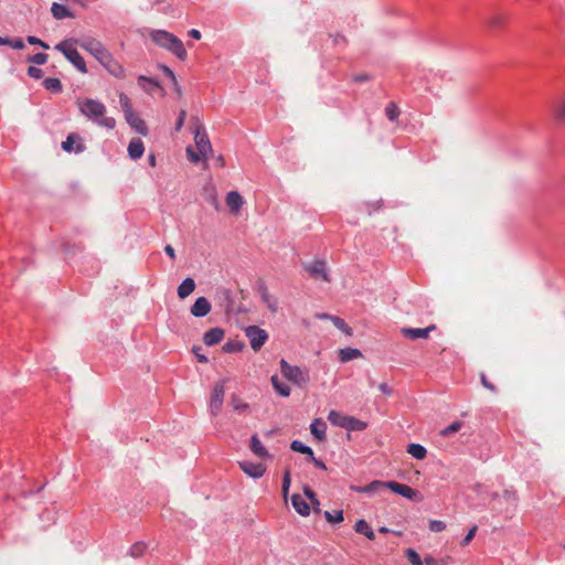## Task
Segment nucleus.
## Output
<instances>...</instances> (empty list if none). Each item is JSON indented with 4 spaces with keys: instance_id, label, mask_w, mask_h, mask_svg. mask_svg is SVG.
<instances>
[{
    "instance_id": "nucleus-1",
    "label": "nucleus",
    "mask_w": 565,
    "mask_h": 565,
    "mask_svg": "<svg viewBox=\"0 0 565 565\" xmlns=\"http://www.w3.org/2000/svg\"><path fill=\"white\" fill-rule=\"evenodd\" d=\"M79 45L83 50L93 55L110 75L118 79H124L126 77V70L124 66L114 57L100 41L94 38H85L81 41Z\"/></svg>"
},
{
    "instance_id": "nucleus-2",
    "label": "nucleus",
    "mask_w": 565,
    "mask_h": 565,
    "mask_svg": "<svg viewBox=\"0 0 565 565\" xmlns=\"http://www.w3.org/2000/svg\"><path fill=\"white\" fill-rule=\"evenodd\" d=\"M78 105L81 114L98 126L107 129H114L116 127V119L105 116L106 107L102 102L87 98L84 102H79Z\"/></svg>"
},
{
    "instance_id": "nucleus-3",
    "label": "nucleus",
    "mask_w": 565,
    "mask_h": 565,
    "mask_svg": "<svg viewBox=\"0 0 565 565\" xmlns=\"http://www.w3.org/2000/svg\"><path fill=\"white\" fill-rule=\"evenodd\" d=\"M150 39L159 47L169 51L180 61H185L188 58V52L183 42L173 33L166 30H152L150 32Z\"/></svg>"
},
{
    "instance_id": "nucleus-4",
    "label": "nucleus",
    "mask_w": 565,
    "mask_h": 565,
    "mask_svg": "<svg viewBox=\"0 0 565 565\" xmlns=\"http://www.w3.org/2000/svg\"><path fill=\"white\" fill-rule=\"evenodd\" d=\"M194 140L198 152H195L192 147H188L186 154L192 162L198 163L202 159L205 160L207 158V153L212 152V145L204 127L202 126H198Z\"/></svg>"
},
{
    "instance_id": "nucleus-5",
    "label": "nucleus",
    "mask_w": 565,
    "mask_h": 565,
    "mask_svg": "<svg viewBox=\"0 0 565 565\" xmlns=\"http://www.w3.org/2000/svg\"><path fill=\"white\" fill-rule=\"evenodd\" d=\"M55 50L61 52L64 57L82 74L88 72L85 60L79 52L72 46V40H63L55 45Z\"/></svg>"
},
{
    "instance_id": "nucleus-6",
    "label": "nucleus",
    "mask_w": 565,
    "mask_h": 565,
    "mask_svg": "<svg viewBox=\"0 0 565 565\" xmlns=\"http://www.w3.org/2000/svg\"><path fill=\"white\" fill-rule=\"evenodd\" d=\"M279 365L282 376L291 383L302 386L309 382L310 376L308 370H302L298 365H291L285 359L280 360Z\"/></svg>"
},
{
    "instance_id": "nucleus-7",
    "label": "nucleus",
    "mask_w": 565,
    "mask_h": 565,
    "mask_svg": "<svg viewBox=\"0 0 565 565\" xmlns=\"http://www.w3.org/2000/svg\"><path fill=\"white\" fill-rule=\"evenodd\" d=\"M215 305L227 316L237 313L235 310V297L233 291L226 287H217L214 294Z\"/></svg>"
},
{
    "instance_id": "nucleus-8",
    "label": "nucleus",
    "mask_w": 565,
    "mask_h": 565,
    "mask_svg": "<svg viewBox=\"0 0 565 565\" xmlns=\"http://www.w3.org/2000/svg\"><path fill=\"white\" fill-rule=\"evenodd\" d=\"M245 335L248 338L250 348L254 351H259L268 340L267 331L258 326H248L245 329Z\"/></svg>"
},
{
    "instance_id": "nucleus-9",
    "label": "nucleus",
    "mask_w": 565,
    "mask_h": 565,
    "mask_svg": "<svg viewBox=\"0 0 565 565\" xmlns=\"http://www.w3.org/2000/svg\"><path fill=\"white\" fill-rule=\"evenodd\" d=\"M305 270L308 271L313 279H321L327 282L330 281L327 263L323 259H315L305 265Z\"/></svg>"
},
{
    "instance_id": "nucleus-10",
    "label": "nucleus",
    "mask_w": 565,
    "mask_h": 565,
    "mask_svg": "<svg viewBox=\"0 0 565 565\" xmlns=\"http://www.w3.org/2000/svg\"><path fill=\"white\" fill-rule=\"evenodd\" d=\"M62 149L68 153H82L86 150V146L77 132H71L62 142Z\"/></svg>"
},
{
    "instance_id": "nucleus-11",
    "label": "nucleus",
    "mask_w": 565,
    "mask_h": 565,
    "mask_svg": "<svg viewBox=\"0 0 565 565\" xmlns=\"http://www.w3.org/2000/svg\"><path fill=\"white\" fill-rule=\"evenodd\" d=\"M386 487L392 492L412 501L417 500L419 497V492L416 489L394 480L387 481Z\"/></svg>"
},
{
    "instance_id": "nucleus-12",
    "label": "nucleus",
    "mask_w": 565,
    "mask_h": 565,
    "mask_svg": "<svg viewBox=\"0 0 565 565\" xmlns=\"http://www.w3.org/2000/svg\"><path fill=\"white\" fill-rule=\"evenodd\" d=\"M238 467L253 479H259L266 472V466L264 463H255L248 460L238 461Z\"/></svg>"
},
{
    "instance_id": "nucleus-13",
    "label": "nucleus",
    "mask_w": 565,
    "mask_h": 565,
    "mask_svg": "<svg viewBox=\"0 0 565 565\" xmlns=\"http://www.w3.org/2000/svg\"><path fill=\"white\" fill-rule=\"evenodd\" d=\"M224 395V385L218 384L213 387L210 397V411L213 416H216L220 413L223 405Z\"/></svg>"
},
{
    "instance_id": "nucleus-14",
    "label": "nucleus",
    "mask_w": 565,
    "mask_h": 565,
    "mask_svg": "<svg viewBox=\"0 0 565 565\" xmlns=\"http://www.w3.org/2000/svg\"><path fill=\"white\" fill-rule=\"evenodd\" d=\"M212 310L211 302L206 297H199L195 299L194 303L190 308V312L195 318H204Z\"/></svg>"
},
{
    "instance_id": "nucleus-15",
    "label": "nucleus",
    "mask_w": 565,
    "mask_h": 565,
    "mask_svg": "<svg viewBox=\"0 0 565 565\" xmlns=\"http://www.w3.org/2000/svg\"><path fill=\"white\" fill-rule=\"evenodd\" d=\"M386 484H387V481L373 480L365 486H352L351 490L356 493H364V494L373 495L382 490H386L387 489Z\"/></svg>"
},
{
    "instance_id": "nucleus-16",
    "label": "nucleus",
    "mask_w": 565,
    "mask_h": 565,
    "mask_svg": "<svg viewBox=\"0 0 565 565\" xmlns=\"http://www.w3.org/2000/svg\"><path fill=\"white\" fill-rule=\"evenodd\" d=\"M436 329L435 324H430L426 328H402V334L409 340L427 339L429 333Z\"/></svg>"
},
{
    "instance_id": "nucleus-17",
    "label": "nucleus",
    "mask_w": 565,
    "mask_h": 565,
    "mask_svg": "<svg viewBox=\"0 0 565 565\" xmlns=\"http://www.w3.org/2000/svg\"><path fill=\"white\" fill-rule=\"evenodd\" d=\"M257 290L260 295L262 301L267 306L269 311L273 313L277 312L278 301L274 296L269 294L268 288L264 281L258 282Z\"/></svg>"
},
{
    "instance_id": "nucleus-18",
    "label": "nucleus",
    "mask_w": 565,
    "mask_h": 565,
    "mask_svg": "<svg viewBox=\"0 0 565 565\" xmlns=\"http://www.w3.org/2000/svg\"><path fill=\"white\" fill-rule=\"evenodd\" d=\"M126 121L128 125L135 129L138 134L142 136L148 135V127L146 121L136 113H129L125 116Z\"/></svg>"
},
{
    "instance_id": "nucleus-19",
    "label": "nucleus",
    "mask_w": 565,
    "mask_h": 565,
    "mask_svg": "<svg viewBox=\"0 0 565 565\" xmlns=\"http://www.w3.org/2000/svg\"><path fill=\"white\" fill-rule=\"evenodd\" d=\"M224 330L220 327L212 328L203 334V342L207 347L220 343L224 338Z\"/></svg>"
},
{
    "instance_id": "nucleus-20",
    "label": "nucleus",
    "mask_w": 565,
    "mask_h": 565,
    "mask_svg": "<svg viewBox=\"0 0 565 565\" xmlns=\"http://www.w3.org/2000/svg\"><path fill=\"white\" fill-rule=\"evenodd\" d=\"M291 504L296 512L301 516H308L310 514V505L299 493H294L291 495Z\"/></svg>"
},
{
    "instance_id": "nucleus-21",
    "label": "nucleus",
    "mask_w": 565,
    "mask_h": 565,
    "mask_svg": "<svg viewBox=\"0 0 565 565\" xmlns=\"http://www.w3.org/2000/svg\"><path fill=\"white\" fill-rule=\"evenodd\" d=\"M226 204L232 213H238L244 204V199L237 191H230L226 194Z\"/></svg>"
},
{
    "instance_id": "nucleus-22",
    "label": "nucleus",
    "mask_w": 565,
    "mask_h": 565,
    "mask_svg": "<svg viewBox=\"0 0 565 565\" xmlns=\"http://www.w3.org/2000/svg\"><path fill=\"white\" fill-rule=\"evenodd\" d=\"M137 82L139 87L148 94H151L154 88H160L163 90L162 86L156 78L148 77L146 75H139Z\"/></svg>"
},
{
    "instance_id": "nucleus-23",
    "label": "nucleus",
    "mask_w": 565,
    "mask_h": 565,
    "mask_svg": "<svg viewBox=\"0 0 565 565\" xmlns=\"http://www.w3.org/2000/svg\"><path fill=\"white\" fill-rule=\"evenodd\" d=\"M326 430H327V424L321 418H316L310 424V431H311L312 436L318 441H324L326 440V438H327Z\"/></svg>"
},
{
    "instance_id": "nucleus-24",
    "label": "nucleus",
    "mask_w": 565,
    "mask_h": 565,
    "mask_svg": "<svg viewBox=\"0 0 565 565\" xmlns=\"http://www.w3.org/2000/svg\"><path fill=\"white\" fill-rule=\"evenodd\" d=\"M145 152V145L141 139L134 138L128 145V156L132 160H138Z\"/></svg>"
},
{
    "instance_id": "nucleus-25",
    "label": "nucleus",
    "mask_w": 565,
    "mask_h": 565,
    "mask_svg": "<svg viewBox=\"0 0 565 565\" xmlns=\"http://www.w3.org/2000/svg\"><path fill=\"white\" fill-rule=\"evenodd\" d=\"M250 450L259 458H268L270 457V454L266 449V447L260 441L257 434H254L250 437V444H249Z\"/></svg>"
},
{
    "instance_id": "nucleus-26",
    "label": "nucleus",
    "mask_w": 565,
    "mask_h": 565,
    "mask_svg": "<svg viewBox=\"0 0 565 565\" xmlns=\"http://www.w3.org/2000/svg\"><path fill=\"white\" fill-rule=\"evenodd\" d=\"M195 287H196V285H195L194 279L191 278V277H186L178 286L177 292H178L179 298L180 299L186 298L188 296H190L194 291Z\"/></svg>"
},
{
    "instance_id": "nucleus-27",
    "label": "nucleus",
    "mask_w": 565,
    "mask_h": 565,
    "mask_svg": "<svg viewBox=\"0 0 565 565\" xmlns=\"http://www.w3.org/2000/svg\"><path fill=\"white\" fill-rule=\"evenodd\" d=\"M51 12H52V15L56 20H62V19L74 18L75 17L74 13L68 8H66L65 6H63V4L58 3V2H53L52 3Z\"/></svg>"
},
{
    "instance_id": "nucleus-28",
    "label": "nucleus",
    "mask_w": 565,
    "mask_h": 565,
    "mask_svg": "<svg viewBox=\"0 0 565 565\" xmlns=\"http://www.w3.org/2000/svg\"><path fill=\"white\" fill-rule=\"evenodd\" d=\"M270 383L274 387V390L279 394L281 397H289L291 390L288 384L284 383L278 375H273L270 377Z\"/></svg>"
},
{
    "instance_id": "nucleus-29",
    "label": "nucleus",
    "mask_w": 565,
    "mask_h": 565,
    "mask_svg": "<svg viewBox=\"0 0 565 565\" xmlns=\"http://www.w3.org/2000/svg\"><path fill=\"white\" fill-rule=\"evenodd\" d=\"M354 531L356 533L363 534L366 539L373 541L375 539V533L370 524L364 520L360 519L354 524Z\"/></svg>"
},
{
    "instance_id": "nucleus-30",
    "label": "nucleus",
    "mask_w": 565,
    "mask_h": 565,
    "mask_svg": "<svg viewBox=\"0 0 565 565\" xmlns=\"http://www.w3.org/2000/svg\"><path fill=\"white\" fill-rule=\"evenodd\" d=\"M290 449L295 452L305 455L307 461H309L315 456L312 448L305 445L301 440L298 439L291 441Z\"/></svg>"
},
{
    "instance_id": "nucleus-31",
    "label": "nucleus",
    "mask_w": 565,
    "mask_h": 565,
    "mask_svg": "<svg viewBox=\"0 0 565 565\" xmlns=\"http://www.w3.org/2000/svg\"><path fill=\"white\" fill-rule=\"evenodd\" d=\"M349 415H345L338 411H330L328 414V420L333 425L341 428H345Z\"/></svg>"
},
{
    "instance_id": "nucleus-32",
    "label": "nucleus",
    "mask_w": 565,
    "mask_h": 565,
    "mask_svg": "<svg viewBox=\"0 0 565 565\" xmlns=\"http://www.w3.org/2000/svg\"><path fill=\"white\" fill-rule=\"evenodd\" d=\"M42 85L52 94H60L63 90L62 82L57 77H47L43 81Z\"/></svg>"
},
{
    "instance_id": "nucleus-33",
    "label": "nucleus",
    "mask_w": 565,
    "mask_h": 565,
    "mask_svg": "<svg viewBox=\"0 0 565 565\" xmlns=\"http://www.w3.org/2000/svg\"><path fill=\"white\" fill-rule=\"evenodd\" d=\"M360 356H362V352L355 348H344L339 351V359L341 362H348Z\"/></svg>"
},
{
    "instance_id": "nucleus-34",
    "label": "nucleus",
    "mask_w": 565,
    "mask_h": 565,
    "mask_svg": "<svg viewBox=\"0 0 565 565\" xmlns=\"http://www.w3.org/2000/svg\"><path fill=\"white\" fill-rule=\"evenodd\" d=\"M407 452L412 455L415 459L423 460L427 456L426 448L420 444L411 443L407 446Z\"/></svg>"
},
{
    "instance_id": "nucleus-35",
    "label": "nucleus",
    "mask_w": 565,
    "mask_h": 565,
    "mask_svg": "<svg viewBox=\"0 0 565 565\" xmlns=\"http://www.w3.org/2000/svg\"><path fill=\"white\" fill-rule=\"evenodd\" d=\"M367 427V423L366 422H363L354 416H350L349 415V418H348V422H347V426H345V429L349 430V431H362L364 429H366Z\"/></svg>"
},
{
    "instance_id": "nucleus-36",
    "label": "nucleus",
    "mask_w": 565,
    "mask_h": 565,
    "mask_svg": "<svg viewBox=\"0 0 565 565\" xmlns=\"http://www.w3.org/2000/svg\"><path fill=\"white\" fill-rule=\"evenodd\" d=\"M244 348H245V344L243 341L228 340L226 343H224L222 349L225 353H238V352L243 351Z\"/></svg>"
},
{
    "instance_id": "nucleus-37",
    "label": "nucleus",
    "mask_w": 565,
    "mask_h": 565,
    "mask_svg": "<svg viewBox=\"0 0 565 565\" xmlns=\"http://www.w3.org/2000/svg\"><path fill=\"white\" fill-rule=\"evenodd\" d=\"M323 516L329 523H341L344 520L343 510L324 511Z\"/></svg>"
},
{
    "instance_id": "nucleus-38",
    "label": "nucleus",
    "mask_w": 565,
    "mask_h": 565,
    "mask_svg": "<svg viewBox=\"0 0 565 565\" xmlns=\"http://www.w3.org/2000/svg\"><path fill=\"white\" fill-rule=\"evenodd\" d=\"M401 111L396 103L390 102L385 107V116L390 121L397 120Z\"/></svg>"
},
{
    "instance_id": "nucleus-39",
    "label": "nucleus",
    "mask_w": 565,
    "mask_h": 565,
    "mask_svg": "<svg viewBox=\"0 0 565 565\" xmlns=\"http://www.w3.org/2000/svg\"><path fill=\"white\" fill-rule=\"evenodd\" d=\"M146 550H147V544L145 542H136L130 546L128 554L130 556L137 558V557L142 556L145 554Z\"/></svg>"
},
{
    "instance_id": "nucleus-40",
    "label": "nucleus",
    "mask_w": 565,
    "mask_h": 565,
    "mask_svg": "<svg viewBox=\"0 0 565 565\" xmlns=\"http://www.w3.org/2000/svg\"><path fill=\"white\" fill-rule=\"evenodd\" d=\"M157 67L167 78L170 79V82L173 84V86H178V79H177V76H175L174 72L172 71V68H170L166 64H158Z\"/></svg>"
},
{
    "instance_id": "nucleus-41",
    "label": "nucleus",
    "mask_w": 565,
    "mask_h": 565,
    "mask_svg": "<svg viewBox=\"0 0 565 565\" xmlns=\"http://www.w3.org/2000/svg\"><path fill=\"white\" fill-rule=\"evenodd\" d=\"M405 556L412 565H423L424 559H422L420 555L414 548L408 547L405 551Z\"/></svg>"
},
{
    "instance_id": "nucleus-42",
    "label": "nucleus",
    "mask_w": 565,
    "mask_h": 565,
    "mask_svg": "<svg viewBox=\"0 0 565 565\" xmlns=\"http://www.w3.org/2000/svg\"><path fill=\"white\" fill-rule=\"evenodd\" d=\"M461 427H462V423L460 420H455L454 423H451L450 425H448L447 427L441 429L440 435L443 437H448V436L459 431Z\"/></svg>"
},
{
    "instance_id": "nucleus-43",
    "label": "nucleus",
    "mask_w": 565,
    "mask_h": 565,
    "mask_svg": "<svg viewBox=\"0 0 565 565\" xmlns=\"http://www.w3.org/2000/svg\"><path fill=\"white\" fill-rule=\"evenodd\" d=\"M47 58L49 55L46 53H35L33 55H29L26 61L36 66H40L44 65L47 62Z\"/></svg>"
},
{
    "instance_id": "nucleus-44",
    "label": "nucleus",
    "mask_w": 565,
    "mask_h": 565,
    "mask_svg": "<svg viewBox=\"0 0 565 565\" xmlns=\"http://www.w3.org/2000/svg\"><path fill=\"white\" fill-rule=\"evenodd\" d=\"M119 103H120V106L124 110V114L125 116L129 113H134L135 110L132 109L131 107V104H130V100L128 98V96L125 94V93H121L119 95Z\"/></svg>"
},
{
    "instance_id": "nucleus-45",
    "label": "nucleus",
    "mask_w": 565,
    "mask_h": 565,
    "mask_svg": "<svg viewBox=\"0 0 565 565\" xmlns=\"http://www.w3.org/2000/svg\"><path fill=\"white\" fill-rule=\"evenodd\" d=\"M291 475L290 469H286L282 476V495L286 498L290 488Z\"/></svg>"
},
{
    "instance_id": "nucleus-46",
    "label": "nucleus",
    "mask_w": 565,
    "mask_h": 565,
    "mask_svg": "<svg viewBox=\"0 0 565 565\" xmlns=\"http://www.w3.org/2000/svg\"><path fill=\"white\" fill-rule=\"evenodd\" d=\"M331 319L338 329L345 332L347 334H351V328L348 326V323L342 318L332 317Z\"/></svg>"
},
{
    "instance_id": "nucleus-47",
    "label": "nucleus",
    "mask_w": 565,
    "mask_h": 565,
    "mask_svg": "<svg viewBox=\"0 0 565 565\" xmlns=\"http://www.w3.org/2000/svg\"><path fill=\"white\" fill-rule=\"evenodd\" d=\"M303 494L309 499L310 503H317V505H320V501L316 492L308 484L303 486Z\"/></svg>"
},
{
    "instance_id": "nucleus-48",
    "label": "nucleus",
    "mask_w": 565,
    "mask_h": 565,
    "mask_svg": "<svg viewBox=\"0 0 565 565\" xmlns=\"http://www.w3.org/2000/svg\"><path fill=\"white\" fill-rule=\"evenodd\" d=\"M28 76L34 79H40L43 77V71L36 65H30L26 71Z\"/></svg>"
},
{
    "instance_id": "nucleus-49",
    "label": "nucleus",
    "mask_w": 565,
    "mask_h": 565,
    "mask_svg": "<svg viewBox=\"0 0 565 565\" xmlns=\"http://www.w3.org/2000/svg\"><path fill=\"white\" fill-rule=\"evenodd\" d=\"M7 44L8 46H11L14 50H23L25 47V44L21 38L10 39L7 38Z\"/></svg>"
},
{
    "instance_id": "nucleus-50",
    "label": "nucleus",
    "mask_w": 565,
    "mask_h": 565,
    "mask_svg": "<svg viewBox=\"0 0 565 565\" xmlns=\"http://www.w3.org/2000/svg\"><path fill=\"white\" fill-rule=\"evenodd\" d=\"M446 529V523L444 521H440V520H430L429 521V530L431 532H441Z\"/></svg>"
},
{
    "instance_id": "nucleus-51",
    "label": "nucleus",
    "mask_w": 565,
    "mask_h": 565,
    "mask_svg": "<svg viewBox=\"0 0 565 565\" xmlns=\"http://www.w3.org/2000/svg\"><path fill=\"white\" fill-rule=\"evenodd\" d=\"M26 42L30 45H39V46H41L44 50H49L50 49V45L46 42L42 41L41 39H39V38L34 36V35H29L26 38Z\"/></svg>"
},
{
    "instance_id": "nucleus-52",
    "label": "nucleus",
    "mask_w": 565,
    "mask_h": 565,
    "mask_svg": "<svg viewBox=\"0 0 565 565\" xmlns=\"http://www.w3.org/2000/svg\"><path fill=\"white\" fill-rule=\"evenodd\" d=\"M480 381H481L482 386L484 388H487L488 391H490L492 393H497L498 392L495 385L488 380V377L486 376L484 373L480 374Z\"/></svg>"
},
{
    "instance_id": "nucleus-53",
    "label": "nucleus",
    "mask_w": 565,
    "mask_h": 565,
    "mask_svg": "<svg viewBox=\"0 0 565 565\" xmlns=\"http://www.w3.org/2000/svg\"><path fill=\"white\" fill-rule=\"evenodd\" d=\"M477 530H478L477 525H473V526L468 531V533L466 534V536H465V537L462 539V541H461V545H462V546H466V545H468V544L471 542V540L475 537V535H476V533H477Z\"/></svg>"
},
{
    "instance_id": "nucleus-54",
    "label": "nucleus",
    "mask_w": 565,
    "mask_h": 565,
    "mask_svg": "<svg viewBox=\"0 0 565 565\" xmlns=\"http://www.w3.org/2000/svg\"><path fill=\"white\" fill-rule=\"evenodd\" d=\"M185 117H186V111L184 109H181L179 113L178 119L175 121V126H174L175 131H180L182 129L184 121H185Z\"/></svg>"
},
{
    "instance_id": "nucleus-55",
    "label": "nucleus",
    "mask_w": 565,
    "mask_h": 565,
    "mask_svg": "<svg viewBox=\"0 0 565 565\" xmlns=\"http://www.w3.org/2000/svg\"><path fill=\"white\" fill-rule=\"evenodd\" d=\"M504 22V17L501 15V14H497V15H493L490 20H489V25L491 28H499L500 25H502Z\"/></svg>"
},
{
    "instance_id": "nucleus-56",
    "label": "nucleus",
    "mask_w": 565,
    "mask_h": 565,
    "mask_svg": "<svg viewBox=\"0 0 565 565\" xmlns=\"http://www.w3.org/2000/svg\"><path fill=\"white\" fill-rule=\"evenodd\" d=\"M366 206H367L369 214H372V213L377 212V211L381 210V207L383 206V201H376V202H373V203H367Z\"/></svg>"
},
{
    "instance_id": "nucleus-57",
    "label": "nucleus",
    "mask_w": 565,
    "mask_h": 565,
    "mask_svg": "<svg viewBox=\"0 0 565 565\" xmlns=\"http://www.w3.org/2000/svg\"><path fill=\"white\" fill-rule=\"evenodd\" d=\"M308 462L313 463V466L320 470H327V465L321 459L316 458V456H313Z\"/></svg>"
},
{
    "instance_id": "nucleus-58",
    "label": "nucleus",
    "mask_w": 565,
    "mask_h": 565,
    "mask_svg": "<svg viewBox=\"0 0 565 565\" xmlns=\"http://www.w3.org/2000/svg\"><path fill=\"white\" fill-rule=\"evenodd\" d=\"M370 79H371V76L366 73L356 74L352 77V81L354 83H364V82H369Z\"/></svg>"
},
{
    "instance_id": "nucleus-59",
    "label": "nucleus",
    "mask_w": 565,
    "mask_h": 565,
    "mask_svg": "<svg viewBox=\"0 0 565 565\" xmlns=\"http://www.w3.org/2000/svg\"><path fill=\"white\" fill-rule=\"evenodd\" d=\"M200 350H201L200 347H193L192 348V352L196 355L198 361L201 362V363H207L209 362L207 356L204 355V354L199 353Z\"/></svg>"
},
{
    "instance_id": "nucleus-60",
    "label": "nucleus",
    "mask_w": 565,
    "mask_h": 565,
    "mask_svg": "<svg viewBox=\"0 0 565 565\" xmlns=\"http://www.w3.org/2000/svg\"><path fill=\"white\" fill-rule=\"evenodd\" d=\"M233 407L236 411L243 412V411H247L249 408V405L243 401H234Z\"/></svg>"
},
{
    "instance_id": "nucleus-61",
    "label": "nucleus",
    "mask_w": 565,
    "mask_h": 565,
    "mask_svg": "<svg viewBox=\"0 0 565 565\" xmlns=\"http://www.w3.org/2000/svg\"><path fill=\"white\" fill-rule=\"evenodd\" d=\"M555 117L558 121H565V102L557 109Z\"/></svg>"
},
{
    "instance_id": "nucleus-62",
    "label": "nucleus",
    "mask_w": 565,
    "mask_h": 565,
    "mask_svg": "<svg viewBox=\"0 0 565 565\" xmlns=\"http://www.w3.org/2000/svg\"><path fill=\"white\" fill-rule=\"evenodd\" d=\"M379 390L386 396H391L393 393L392 387L387 383H381Z\"/></svg>"
},
{
    "instance_id": "nucleus-63",
    "label": "nucleus",
    "mask_w": 565,
    "mask_h": 565,
    "mask_svg": "<svg viewBox=\"0 0 565 565\" xmlns=\"http://www.w3.org/2000/svg\"><path fill=\"white\" fill-rule=\"evenodd\" d=\"M164 252L166 254L172 259V260H175L177 258V255H175V250L174 248L171 246V245H166L164 246Z\"/></svg>"
},
{
    "instance_id": "nucleus-64",
    "label": "nucleus",
    "mask_w": 565,
    "mask_h": 565,
    "mask_svg": "<svg viewBox=\"0 0 565 565\" xmlns=\"http://www.w3.org/2000/svg\"><path fill=\"white\" fill-rule=\"evenodd\" d=\"M423 564H425V565H438L439 563L431 555H426L425 558H424Z\"/></svg>"
}]
</instances>
